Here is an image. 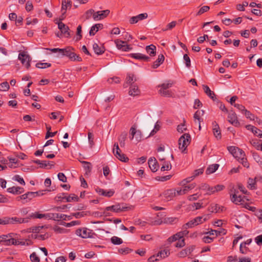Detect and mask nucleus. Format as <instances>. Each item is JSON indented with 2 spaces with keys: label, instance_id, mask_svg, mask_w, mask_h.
I'll use <instances>...</instances> for the list:
<instances>
[{
  "label": "nucleus",
  "instance_id": "0e129e2a",
  "mask_svg": "<svg viewBox=\"0 0 262 262\" xmlns=\"http://www.w3.org/2000/svg\"><path fill=\"white\" fill-rule=\"evenodd\" d=\"M183 59L185 61L186 66L187 68H189L191 66V61L188 55L186 54H184L183 56Z\"/></svg>",
  "mask_w": 262,
  "mask_h": 262
},
{
  "label": "nucleus",
  "instance_id": "ddd939ff",
  "mask_svg": "<svg viewBox=\"0 0 262 262\" xmlns=\"http://www.w3.org/2000/svg\"><path fill=\"white\" fill-rule=\"evenodd\" d=\"M213 133L217 139H221L222 138L221 131L220 126L216 121H213L212 123Z\"/></svg>",
  "mask_w": 262,
  "mask_h": 262
},
{
  "label": "nucleus",
  "instance_id": "c756f323",
  "mask_svg": "<svg viewBox=\"0 0 262 262\" xmlns=\"http://www.w3.org/2000/svg\"><path fill=\"white\" fill-rule=\"evenodd\" d=\"M127 134L124 132L122 133L118 137V140L121 147H124L125 145V140L127 138Z\"/></svg>",
  "mask_w": 262,
  "mask_h": 262
},
{
  "label": "nucleus",
  "instance_id": "dca6fc26",
  "mask_svg": "<svg viewBox=\"0 0 262 262\" xmlns=\"http://www.w3.org/2000/svg\"><path fill=\"white\" fill-rule=\"evenodd\" d=\"M130 56L135 59L146 62L149 61L150 60V58L149 57L139 53H132L130 54Z\"/></svg>",
  "mask_w": 262,
  "mask_h": 262
},
{
  "label": "nucleus",
  "instance_id": "79ce46f5",
  "mask_svg": "<svg viewBox=\"0 0 262 262\" xmlns=\"http://www.w3.org/2000/svg\"><path fill=\"white\" fill-rule=\"evenodd\" d=\"M82 163L83 164L84 168L85 170V174L90 173L92 169L91 163L86 161H82Z\"/></svg>",
  "mask_w": 262,
  "mask_h": 262
},
{
  "label": "nucleus",
  "instance_id": "864d4df0",
  "mask_svg": "<svg viewBox=\"0 0 262 262\" xmlns=\"http://www.w3.org/2000/svg\"><path fill=\"white\" fill-rule=\"evenodd\" d=\"M248 187L251 189H253L256 188V181L254 179L249 178L248 181Z\"/></svg>",
  "mask_w": 262,
  "mask_h": 262
},
{
  "label": "nucleus",
  "instance_id": "aec40b11",
  "mask_svg": "<svg viewBox=\"0 0 262 262\" xmlns=\"http://www.w3.org/2000/svg\"><path fill=\"white\" fill-rule=\"evenodd\" d=\"M163 196L167 200H170L176 196V190L168 189L164 192Z\"/></svg>",
  "mask_w": 262,
  "mask_h": 262
},
{
  "label": "nucleus",
  "instance_id": "3c124183",
  "mask_svg": "<svg viewBox=\"0 0 262 262\" xmlns=\"http://www.w3.org/2000/svg\"><path fill=\"white\" fill-rule=\"evenodd\" d=\"M88 136L90 147L92 148L94 145V135L91 132H89L88 134Z\"/></svg>",
  "mask_w": 262,
  "mask_h": 262
},
{
  "label": "nucleus",
  "instance_id": "1a4fd4ad",
  "mask_svg": "<svg viewBox=\"0 0 262 262\" xmlns=\"http://www.w3.org/2000/svg\"><path fill=\"white\" fill-rule=\"evenodd\" d=\"M117 48L123 51H128L131 50L132 48L129 45L126 44V42L119 39H116L115 41Z\"/></svg>",
  "mask_w": 262,
  "mask_h": 262
},
{
  "label": "nucleus",
  "instance_id": "bb28decb",
  "mask_svg": "<svg viewBox=\"0 0 262 262\" xmlns=\"http://www.w3.org/2000/svg\"><path fill=\"white\" fill-rule=\"evenodd\" d=\"M164 59L165 58L163 54L159 55L158 59L153 63L152 67L154 69L157 68L163 62Z\"/></svg>",
  "mask_w": 262,
  "mask_h": 262
},
{
  "label": "nucleus",
  "instance_id": "f704fd0d",
  "mask_svg": "<svg viewBox=\"0 0 262 262\" xmlns=\"http://www.w3.org/2000/svg\"><path fill=\"white\" fill-rule=\"evenodd\" d=\"M47 217L54 221H59L61 220V214L59 213H48L47 214Z\"/></svg>",
  "mask_w": 262,
  "mask_h": 262
},
{
  "label": "nucleus",
  "instance_id": "f257e3e1",
  "mask_svg": "<svg viewBox=\"0 0 262 262\" xmlns=\"http://www.w3.org/2000/svg\"><path fill=\"white\" fill-rule=\"evenodd\" d=\"M27 220L17 217L5 216L0 218V225H7L10 224H17L27 222Z\"/></svg>",
  "mask_w": 262,
  "mask_h": 262
},
{
  "label": "nucleus",
  "instance_id": "2f4dec72",
  "mask_svg": "<svg viewBox=\"0 0 262 262\" xmlns=\"http://www.w3.org/2000/svg\"><path fill=\"white\" fill-rule=\"evenodd\" d=\"M219 165L217 164H214L210 165L206 170V173L207 174H210L214 172L219 168Z\"/></svg>",
  "mask_w": 262,
  "mask_h": 262
},
{
  "label": "nucleus",
  "instance_id": "a19ab883",
  "mask_svg": "<svg viewBox=\"0 0 262 262\" xmlns=\"http://www.w3.org/2000/svg\"><path fill=\"white\" fill-rule=\"evenodd\" d=\"M170 254L169 250L168 249H164L159 252L157 255V256H160L161 258H165Z\"/></svg>",
  "mask_w": 262,
  "mask_h": 262
},
{
  "label": "nucleus",
  "instance_id": "774afa93",
  "mask_svg": "<svg viewBox=\"0 0 262 262\" xmlns=\"http://www.w3.org/2000/svg\"><path fill=\"white\" fill-rule=\"evenodd\" d=\"M116 158H117L119 160L125 162L128 161L129 160L128 158L123 154H121L118 156H117Z\"/></svg>",
  "mask_w": 262,
  "mask_h": 262
},
{
  "label": "nucleus",
  "instance_id": "2eb2a0df",
  "mask_svg": "<svg viewBox=\"0 0 262 262\" xmlns=\"http://www.w3.org/2000/svg\"><path fill=\"white\" fill-rule=\"evenodd\" d=\"M147 16L148 15L146 13L140 14L137 16L132 17L129 21L130 24H134L138 23L139 20L146 18Z\"/></svg>",
  "mask_w": 262,
  "mask_h": 262
},
{
  "label": "nucleus",
  "instance_id": "58836bf2",
  "mask_svg": "<svg viewBox=\"0 0 262 262\" xmlns=\"http://www.w3.org/2000/svg\"><path fill=\"white\" fill-rule=\"evenodd\" d=\"M10 233H9L6 235H0V243H3L4 245L7 246V244L9 240V237H10Z\"/></svg>",
  "mask_w": 262,
  "mask_h": 262
},
{
  "label": "nucleus",
  "instance_id": "bf43d9fd",
  "mask_svg": "<svg viewBox=\"0 0 262 262\" xmlns=\"http://www.w3.org/2000/svg\"><path fill=\"white\" fill-rule=\"evenodd\" d=\"M184 187H183V188L184 189H185V193H187L189 190L192 189L193 188H194L195 186V183H192L191 184H189L188 185H187V186H183Z\"/></svg>",
  "mask_w": 262,
  "mask_h": 262
},
{
  "label": "nucleus",
  "instance_id": "9d476101",
  "mask_svg": "<svg viewBox=\"0 0 262 262\" xmlns=\"http://www.w3.org/2000/svg\"><path fill=\"white\" fill-rule=\"evenodd\" d=\"M230 197L231 201L235 204H238L239 203L244 201L243 197L241 195H237L238 190L233 189L231 190Z\"/></svg>",
  "mask_w": 262,
  "mask_h": 262
},
{
  "label": "nucleus",
  "instance_id": "0eeeda50",
  "mask_svg": "<svg viewBox=\"0 0 262 262\" xmlns=\"http://www.w3.org/2000/svg\"><path fill=\"white\" fill-rule=\"evenodd\" d=\"M130 139L133 140L135 138L137 142L141 141L143 138V135L141 131L137 130L136 128L134 126H132L130 128Z\"/></svg>",
  "mask_w": 262,
  "mask_h": 262
},
{
  "label": "nucleus",
  "instance_id": "393cba45",
  "mask_svg": "<svg viewBox=\"0 0 262 262\" xmlns=\"http://www.w3.org/2000/svg\"><path fill=\"white\" fill-rule=\"evenodd\" d=\"M76 234L82 238H87L89 237L90 233L88 232L86 228H83L77 229Z\"/></svg>",
  "mask_w": 262,
  "mask_h": 262
},
{
  "label": "nucleus",
  "instance_id": "cd10ccee",
  "mask_svg": "<svg viewBox=\"0 0 262 262\" xmlns=\"http://www.w3.org/2000/svg\"><path fill=\"white\" fill-rule=\"evenodd\" d=\"M102 27H103V25L101 24H96V25L93 26L90 30V32H89L90 35L91 36L94 35L95 34V33L97 32H98L100 29H102Z\"/></svg>",
  "mask_w": 262,
  "mask_h": 262
},
{
  "label": "nucleus",
  "instance_id": "c9c22d12",
  "mask_svg": "<svg viewBox=\"0 0 262 262\" xmlns=\"http://www.w3.org/2000/svg\"><path fill=\"white\" fill-rule=\"evenodd\" d=\"M53 229L55 233L58 234L66 233L68 232L67 229L60 227L58 226L53 227Z\"/></svg>",
  "mask_w": 262,
  "mask_h": 262
},
{
  "label": "nucleus",
  "instance_id": "7ed1b4c3",
  "mask_svg": "<svg viewBox=\"0 0 262 262\" xmlns=\"http://www.w3.org/2000/svg\"><path fill=\"white\" fill-rule=\"evenodd\" d=\"M128 208H129V207L121 206V205L120 204H117L106 207L103 212V214L105 216L109 215L108 213L106 212L107 211L112 210L114 212L119 213V212H121L122 211H126L127 210H128Z\"/></svg>",
  "mask_w": 262,
  "mask_h": 262
},
{
  "label": "nucleus",
  "instance_id": "5701e85b",
  "mask_svg": "<svg viewBox=\"0 0 262 262\" xmlns=\"http://www.w3.org/2000/svg\"><path fill=\"white\" fill-rule=\"evenodd\" d=\"M7 191L9 193H13V194H20L24 191V189L23 188L20 187H12L8 188L7 189Z\"/></svg>",
  "mask_w": 262,
  "mask_h": 262
},
{
  "label": "nucleus",
  "instance_id": "e433bc0d",
  "mask_svg": "<svg viewBox=\"0 0 262 262\" xmlns=\"http://www.w3.org/2000/svg\"><path fill=\"white\" fill-rule=\"evenodd\" d=\"M94 14H95V11L91 9L86 11L84 14L83 17L85 19H89L92 16L94 18Z\"/></svg>",
  "mask_w": 262,
  "mask_h": 262
},
{
  "label": "nucleus",
  "instance_id": "603ef678",
  "mask_svg": "<svg viewBox=\"0 0 262 262\" xmlns=\"http://www.w3.org/2000/svg\"><path fill=\"white\" fill-rule=\"evenodd\" d=\"M114 146V147L113 148V152L114 155L117 157V156L121 154V150L120 149L118 144L117 143H115Z\"/></svg>",
  "mask_w": 262,
  "mask_h": 262
},
{
  "label": "nucleus",
  "instance_id": "6e6552de",
  "mask_svg": "<svg viewBox=\"0 0 262 262\" xmlns=\"http://www.w3.org/2000/svg\"><path fill=\"white\" fill-rule=\"evenodd\" d=\"M207 217H205L203 221V217L202 216H198L195 219L190 221L188 223L184 224V228H192L194 226H196L200 224H202L203 221H205L207 220Z\"/></svg>",
  "mask_w": 262,
  "mask_h": 262
},
{
  "label": "nucleus",
  "instance_id": "49530a36",
  "mask_svg": "<svg viewBox=\"0 0 262 262\" xmlns=\"http://www.w3.org/2000/svg\"><path fill=\"white\" fill-rule=\"evenodd\" d=\"M111 242L114 245H120L123 243L121 238L117 236H113L111 238Z\"/></svg>",
  "mask_w": 262,
  "mask_h": 262
},
{
  "label": "nucleus",
  "instance_id": "6e6d98bb",
  "mask_svg": "<svg viewBox=\"0 0 262 262\" xmlns=\"http://www.w3.org/2000/svg\"><path fill=\"white\" fill-rule=\"evenodd\" d=\"M87 215V212H78L76 213H73L72 215L74 216L76 219H80L81 217H84V216Z\"/></svg>",
  "mask_w": 262,
  "mask_h": 262
},
{
  "label": "nucleus",
  "instance_id": "20e7f679",
  "mask_svg": "<svg viewBox=\"0 0 262 262\" xmlns=\"http://www.w3.org/2000/svg\"><path fill=\"white\" fill-rule=\"evenodd\" d=\"M228 150L229 152L231 154L234 158L237 159L238 160H239L240 158L245 156L244 151L238 147L231 146L228 147Z\"/></svg>",
  "mask_w": 262,
  "mask_h": 262
},
{
  "label": "nucleus",
  "instance_id": "f03ea898",
  "mask_svg": "<svg viewBox=\"0 0 262 262\" xmlns=\"http://www.w3.org/2000/svg\"><path fill=\"white\" fill-rule=\"evenodd\" d=\"M191 142V137L189 134H183L179 140V147L182 152L187 153V147Z\"/></svg>",
  "mask_w": 262,
  "mask_h": 262
},
{
  "label": "nucleus",
  "instance_id": "473e14b6",
  "mask_svg": "<svg viewBox=\"0 0 262 262\" xmlns=\"http://www.w3.org/2000/svg\"><path fill=\"white\" fill-rule=\"evenodd\" d=\"M54 165V163L53 162H52V164H50L49 161L43 160L41 161V165L39 166V167L41 168L51 169Z\"/></svg>",
  "mask_w": 262,
  "mask_h": 262
},
{
  "label": "nucleus",
  "instance_id": "f3484780",
  "mask_svg": "<svg viewBox=\"0 0 262 262\" xmlns=\"http://www.w3.org/2000/svg\"><path fill=\"white\" fill-rule=\"evenodd\" d=\"M96 191L99 194L109 198L113 196L115 193V191L113 190L107 191L100 188H96Z\"/></svg>",
  "mask_w": 262,
  "mask_h": 262
},
{
  "label": "nucleus",
  "instance_id": "c03bdc74",
  "mask_svg": "<svg viewBox=\"0 0 262 262\" xmlns=\"http://www.w3.org/2000/svg\"><path fill=\"white\" fill-rule=\"evenodd\" d=\"M204 114V111L203 110L197 111L194 114V119H196L199 121V123H201V118L200 117L203 116Z\"/></svg>",
  "mask_w": 262,
  "mask_h": 262
},
{
  "label": "nucleus",
  "instance_id": "338daca9",
  "mask_svg": "<svg viewBox=\"0 0 262 262\" xmlns=\"http://www.w3.org/2000/svg\"><path fill=\"white\" fill-rule=\"evenodd\" d=\"M13 180L17 181L21 185H25V182L23 178L20 177L19 175H15L14 177Z\"/></svg>",
  "mask_w": 262,
  "mask_h": 262
},
{
  "label": "nucleus",
  "instance_id": "a18cd8bd",
  "mask_svg": "<svg viewBox=\"0 0 262 262\" xmlns=\"http://www.w3.org/2000/svg\"><path fill=\"white\" fill-rule=\"evenodd\" d=\"M51 66V64L48 62H38L36 64V67L39 69H45Z\"/></svg>",
  "mask_w": 262,
  "mask_h": 262
},
{
  "label": "nucleus",
  "instance_id": "69168bd1",
  "mask_svg": "<svg viewBox=\"0 0 262 262\" xmlns=\"http://www.w3.org/2000/svg\"><path fill=\"white\" fill-rule=\"evenodd\" d=\"M193 180H194V178L191 176V177H188L182 180L181 182V184L182 186L186 185L188 183L190 182Z\"/></svg>",
  "mask_w": 262,
  "mask_h": 262
},
{
  "label": "nucleus",
  "instance_id": "9b49d317",
  "mask_svg": "<svg viewBox=\"0 0 262 262\" xmlns=\"http://www.w3.org/2000/svg\"><path fill=\"white\" fill-rule=\"evenodd\" d=\"M195 246L194 245H190L187 247L185 249L182 250L178 253V256L179 257H185L189 255L194 250Z\"/></svg>",
  "mask_w": 262,
  "mask_h": 262
},
{
  "label": "nucleus",
  "instance_id": "4d7b16f0",
  "mask_svg": "<svg viewBox=\"0 0 262 262\" xmlns=\"http://www.w3.org/2000/svg\"><path fill=\"white\" fill-rule=\"evenodd\" d=\"M32 244V242L30 239H25V241H19L18 239L17 245H27L29 246Z\"/></svg>",
  "mask_w": 262,
  "mask_h": 262
},
{
  "label": "nucleus",
  "instance_id": "7c9ffc66",
  "mask_svg": "<svg viewBox=\"0 0 262 262\" xmlns=\"http://www.w3.org/2000/svg\"><path fill=\"white\" fill-rule=\"evenodd\" d=\"M229 121L235 126L239 125V123L237 120V117L235 114H230L228 116Z\"/></svg>",
  "mask_w": 262,
  "mask_h": 262
},
{
  "label": "nucleus",
  "instance_id": "39448f33",
  "mask_svg": "<svg viewBox=\"0 0 262 262\" xmlns=\"http://www.w3.org/2000/svg\"><path fill=\"white\" fill-rule=\"evenodd\" d=\"M39 192H28L21 195L18 196L16 198V200L18 201H22L23 204L28 203L33 198L36 196V194L38 193Z\"/></svg>",
  "mask_w": 262,
  "mask_h": 262
},
{
  "label": "nucleus",
  "instance_id": "c85d7f7f",
  "mask_svg": "<svg viewBox=\"0 0 262 262\" xmlns=\"http://www.w3.org/2000/svg\"><path fill=\"white\" fill-rule=\"evenodd\" d=\"M145 50L150 56H154L156 54V47L154 45H150L146 47Z\"/></svg>",
  "mask_w": 262,
  "mask_h": 262
},
{
  "label": "nucleus",
  "instance_id": "72a5a7b5",
  "mask_svg": "<svg viewBox=\"0 0 262 262\" xmlns=\"http://www.w3.org/2000/svg\"><path fill=\"white\" fill-rule=\"evenodd\" d=\"M62 51H61L60 53L62 56H66L67 57H69L70 56V52L71 51H74V49L71 47H67L64 49H61Z\"/></svg>",
  "mask_w": 262,
  "mask_h": 262
},
{
  "label": "nucleus",
  "instance_id": "37998d69",
  "mask_svg": "<svg viewBox=\"0 0 262 262\" xmlns=\"http://www.w3.org/2000/svg\"><path fill=\"white\" fill-rule=\"evenodd\" d=\"M171 165L169 162L165 161L161 168V170L162 171L169 170L171 169Z\"/></svg>",
  "mask_w": 262,
  "mask_h": 262
},
{
  "label": "nucleus",
  "instance_id": "e2e57ef3",
  "mask_svg": "<svg viewBox=\"0 0 262 262\" xmlns=\"http://www.w3.org/2000/svg\"><path fill=\"white\" fill-rule=\"evenodd\" d=\"M30 259L31 260L32 262H39L40 261V259L37 256L36 254L35 253V252H33L32 253L31 255H30Z\"/></svg>",
  "mask_w": 262,
  "mask_h": 262
},
{
  "label": "nucleus",
  "instance_id": "de8ad7c7",
  "mask_svg": "<svg viewBox=\"0 0 262 262\" xmlns=\"http://www.w3.org/2000/svg\"><path fill=\"white\" fill-rule=\"evenodd\" d=\"M178 221V219L177 217H167L164 219V222L167 224H172L177 223Z\"/></svg>",
  "mask_w": 262,
  "mask_h": 262
},
{
  "label": "nucleus",
  "instance_id": "423d86ee",
  "mask_svg": "<svg viewBox=\"0 0 262 262\" xmlns=\"http://www.w3.org/2000/svg\"><path fill=\"white\" fill-rule=\"evenodd\" d=\"M18 59L20 60L21 63L24 65L27 69L30 68L31 58L26 52H23L20 53L18 55Z\"/></svg>",
  "mask_w": 262,
  "mask_h": 262
},
{
  "label": "nucleus",
  "instance_id": "a211bd4d",
  "mask_svg": "<svg viewBox=\"0 0 262 262\" xmlns=\"http://www.w3.org/2000/svg\"><path fill=\"white\" fill-rule=\"evenodd\" d=\"M61 5V11L62 12V15H63L66 13L67 9H71L72 5V2L70 0L68 1L67 2L66 0H62Z\"/></svg>",
  "mask_w": 262,
  "mask_h": 262
},
{
  "label": "nucleus",
  "instance_id": "680f3d73",
  "mask_svg": "<svg viewBox=\"0 0 262 262\" xmlns=\"http://www.w3.org/2000/svg\"><path fill=\"white\" fill-rule=\"evenodd\" d=\"M177 22L176 21H172L171 23L167 24L166 26V28L163 29L164 31H166L168 30H171L173 29L176 25Z\"/></svg>",
  "mask_w": 262,
  "mask_h": 262
},
{
  "label": "nucleus",
  "instance_id": "6ab92c4d",
  "mask_svg": "<svg viewBox=\"0 0 262 262\" xmlns=\"http://www.w3.org/2000/svg\"><path fill=\"white\" fill-rule=\"evenodd\" d=\"M10 237H9V240L8 241L7 246L10 245H17L18 238L17 237V235L14 233H10Z\"/></svg>",
  "mask_w": 262,
  "mask_h": 262
},
{
  "label": "nucleus",
  "instance_id": "4468645a",
  "mask_svg": "<svg viewBox=\"0 0 262 262\" xmlns=\"http://www.w3.org/2000/svg\"><path fill=\"white\" fill-rule=\"evenodd\" d=\"M58 28L61 31L60 35L64 34L67 37H70V33L69 31V28L66 26L61 21L59 22L58 23Z\"/></svg>",
  "mask_w": 262,
  "mask_h": 262
},
{
  "label": "nucleus",
  "instance_id": "f8f14e48",
  "mask_svg": "<svg viewBox=\"0 0 262 262\" xmlns=\"http://www.w3.org/2000/svg\"><path fill=\"white\" fill-rule=\"evenodd\" d=\"M110 11L108 9L95 12V14H94V19L95 20H99L104 19L107 17L110 14Z\"/></svg>",
  "mask_w": 262,
  "mask_h": 262
},
{
  "label": "nucleus",
  "instance_id": "4c0bfd02",
  "mask_svg": "<svg viewBox=\"0 0 262 262\" xmlns=\"http://www.w3.org/2000/svg\"><path fill=\"white\" fill-rule=\"evenodd\" d=\"M126 83L127 84L133 85V84L136 81V79L134 74H128L127 76Z\"/></svg>",
  "mask_w": 262,
  "mask_h": 262
},
{
  "label": "nucleus",
  "instance_id": "052dcab7",
  "mask_svg": "<svg viewBox=\"0 0 262 262\" xmlns=\"http://www.w3.org/2000/svg\"><path fill=\"white\" fill-rule=\"evenodd\" d=\"M239 162H241L243 165L245 167H249V164L247 162V159L245 158V156H243V157H241L239 158V160H238Z\"/></svg>",
  "mask_w": 262,
  "mask_h": 262
},
{
  "label": "nucleus",
  "instance_id": "412c9836",
  "mask_svg": "<svg viewBox=\"0 0 262 262\" xmlns=\"http://www.w3.org/2000/svg\"><path fill=\"white\" fill-rule=\"evenodd\" d=\"M148 163L149 167L152 171L156 172L157 171L158 168V164L157 163L155 158H150L148 160Z\"/></svg>",
  "mask_w": 262,
  "mask_h": 262
},
{
  "label": "nucleus",
  "instance_id": "a878e982",
  "mask_svg": "<svg viewBox=\"0 0 262 262\" xmlns=\"http://www.w3.org/2000/svg\"><path fill=\"white\" fill-rule=\"evenodd\" d=\"M140 90L138 89V86L136 85H132L130 86V89L129 91V95L133 96H136L140 94Z\"/></svg>",
  "mask_w": 262,
  "mask_h": 262
},
{
  "label": "nucleus",
  "instance_id": "b1692460",
  "mask_svg": "<svg viewBox=\"0 0 262 262\" xmlns=\"http://www.w3.org/2000/svg\"><path fill=\"white\" fill-rule=\"evenodd\" d=\"M93 49L95 53L97 55H101L105 51L104 47L102 46H99L97 43H94L93 45Z\"/></svg>",
  "mask_w": 262,
  "mask_h": 262
},
{
  "label": "nucleus",
  "instance_id": "8fccbe9b",
  "mask_svg": "<svg viewBox=\"0 0 262 262\" xmlns=\"http://www.w3.org/2000/svg\"><path fill=\"white\" fill-rule=\"evenodd\" d=\"M159 93L163 96L171 97V92L166 90L160 89L159 91Z\"/></svg>",
  "mask_w": 262,
  "mask_h": 262
},
{
  "label": "nucleus",
  "instance_id": "09e8293b",
  "mask_svg": "<svg viewBox=\"0 0 262 262\" xmlns=\"http://www.w3.org/2000/svg\"><path fill=\"white\" fill-rule=\"evenodd\" d=\"M10 88L9 84L7 82H4L0 84V91H7Z\"/></svg>",
  "mask_w": 262,
  "mask_h": 262
},
{
  "label": "nucleus",
  "instance_id": "ea45409f",
  "mask_svg": "<svg viewBox=\"0 0 262 262\" xmlns=\"http://www.w3.org/2000/svg\"><path fill=\"white\" fill-rule=\"evenodd\" d=\"M65 199L67 202H71L72 201L77 202L79 200L78 197L75 194H71L68 196H65Z\"/></svg>",
  "mask_w": 262,
  "mask_h": 262
},
{
  "label": "nucleus",
  "instance_id": "4be33fe9",
  "mask_svg": "<svg viewBox=\"0 0 262 262\" xmlns=\"http://www.w3.org/2000/svg\"><path fill=\"white\" fill-rule=\"evenodd\" d=\"M203 87L204 92L206 93V94L212 100L214 101L216 99L214 93L210 90L208 86L206 85H203Z\"/></svg>",
  "mask_w": 262,
  "mask_h": 262
},
{
  "label": "nucleus",
  "instance_id": "13d9d810",
  "mask_svg": "<svg viewBox=\"0 0 262 262\" xmlns=\"http://www.w3.org/2000/svg\"><path fill=\"white\" fill-rule=\"evenodd\" d=\"M186 129L187 128L185 127V122L177 126V131L180 133H183Z\"/></svg>",
  "mask_w": 262,
  "mask_h": 262
},
{
  "label": "nucleus",
  "instance_id": "5fc2aeb1",
  "mask_svg": "<svg viewBox=\"0 0 262 262\" xmlns=\"http://www.w3.org/2000/svg\"><path fill=\"white\" fill-rule=\"evenodd\" d=\"M210 9V7L208 6H204L201 8V9L199 10L198 13H196V15H200L203 14L205 12H207Z\"/></svg>",
  "mask_w": 262,
  "mask_h": 262
}]
</instances>
